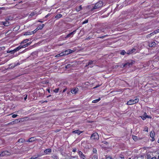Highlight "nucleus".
<instances>
[{
    "mask_svg": "<svg viewBox=\"0 0 159 159\" xmlns=\"http://www.w3.org/2000/svg\"><path fill=\"white\" fill-rule=\"evenodd\" d=\"M139 101V98L137 97H136L134 99H131L128 101L127 103V104L128 105H133L138 103Z\"/></svg>",
    "mask_w": 159,
    "mask_h": 159,
    "instance_id": "obj_1",
    "label": "nucleus"
},
{
    "mask_svg": "<svg viewBox=\"0 0 159 159\" xmlns=\"http://www.w3.org/2000/svg\"><path fill=\"white\" fill-rule=\"evenodd\" d=\"M103 3L102 1L96 3L94 6L92 8V10L98 9L102 7L103 5Z\"/></svg>",
    "mask_w": 159,
    "mask_h": 159,
    "instance_id": "obj_2",
    "label": "nucleus"
},
{
    "mask_svg": "<svg viewBox=\"0 0 159 159\" xmlns=\"http://www.w3.org/2000/svg\"><path fill=\"white\" fill-rule=\"evenodd\" d=\"M91 139L92 140H98L99 139V135L97 133H94L91 135Z\"/></svg>",
    "mask_w": 159,
    "mask_h": 159,
    "instance_id": "obj_3",
    "label": "nucleus"
},
{
    "mask_svg": "<svg viewBox=\"0 0 159 159\" xmlns=\"http://www.w3.org/2000/svg\"><path fill=\"white\" fill-rule=\"evenodd\" d=\"M74 52V51L71 50V49H68L66 50H65L64 51L62 52V53H63V56L69 54L70 53H71Z\"/></svg>",
    "mask_w": 159,
    "mask_h": 159,
    "instance_id": "obj_4",
    "label": "nucleus"
},
{
    "mask_svg": "<svg viewBox=\"0 0 159 159\" xmlns=\"http://www.w3.org/2000/svg\"><path fill=\"white\" fill-rule=\"evenodd\" d=\"M78 154L81 159H85L86 156L81 151L78 150Z\"/></svg>",
    "mask_w": 159,
    "mask_h": 159,
    "instance_id": "obj_5",
    "label": "nucleus"
},
{
    "mask_svg": "<svg viewBox=\"0 0 159 159\" xmlns=\"http://www.w3.org/2000/svg\"><path fill=\"white\" fill-rule=\"evenodd\" d=\"M76 30H74L69 34H68L66 37V38H71L72 37L73 35L75 33Z\"/></svg>",
    "mask_w": 159,
    "mask_h": 159,
    "instance_id": "obj_6",
    "label": "nucleus"
},
{
    "mask_svg": "<svg viewBox=\"0 0 159 159\" xmlns=\"http://www.w3.org/2000/svg\"><path fill=\"white\" fill-rule=\"evenodd\" d=\"M10 153L7 151H3L1 153H0V157L2 156H3L5 155H9Z\"/></svg>",
    "mask_w": 159,
    "mask_h": 159,
    "instance_id": "obj_7",
    "label": "nucleus"
},
{
    "mask_svg": "<svg viewBox=\"0 0 159 159\" xmlns=\"http://www.w3.org/2000/svg\"><path fill=\"white\" fill-rule=\"evenodd\" d=\"M150 135L151 138H152V141H153L154 140V138L155 135V134L154 131H151Z\"/></svg>",
    "mask_w": 159,
    "mask_h": 159,
    "instance_id": "obj_8",
    "label": "nucleus"
},
{
    "mask_svg": "<svg viewBox=\"0 0 159 159\" xmlns=\"http://www.w3.org/2000/svg\"><path fill=\"white\" fill-rule=\"evenodd\" d=\"M51 152H52V151H51V149H50V148H48V149L45 150L44 151V153L45 154H46V155L49 154L51 153Z\"/></svg>",
    "mask_w": 159,
    "mask_h": 159,
    "instance_id": "obj_9",
    "label": "nucleus"
},
{
    "mask_svg": "<svg viewBox=\"0 0 159 159\" xmlns=\"http://www.w3.org/2000/svg\"><path fill=\"white\" fill-rule=\"evenodd\" d=\"M78 90V88H75L72 89L71 90V93L73 94H75Z\"/></svg>",
    "mask_w": 159,
    "mask_h": 159,
    "instance_id": "obj_10",
    "label": "nucleus"
},
{
    "mask_svg": "<svg viewBox=\"0 0 159 159\" xmlns=\"http://www.w3.org/2000/svg\"><path fill=\"white\" fill-rule=\"evenodd\" d=\"M140 117H141L142 119L143 120H145L147 118H149L148 116L147 115V113L146 112L144 113L143 116H140Z\"/></svg>",
    "mask_w": 159,
    "mask_h": 159,
    "instance_id": "obj_11",
    "label": "nucleus"
},
{
    "mask_svg": "<svg viewBox=\"0 0 159 159\" xmlns=\"http://www.w3.org/2000/svg\"><path fill=\"white\" fill-rule=\"evenodd\" d=\"M135 51L136 50L135 49L133 48L130 50L128 51L127 53L128 54H131L134 53L135 52Z\"/></svg>",
    "mask_w": 159,
    "mask_h": 159,
    "instance_id": "obj_12",
    "label": "nucleus"
},
{
    "mask_svg": "<svg viewBox=\"0 0 159 159\" xmlns=\"http://www.w3.org/2000/svg\"><path fill=\"white\" fill-rule=\"evenodd\" d=\"M21 48H22L21 45H20L12 50V51L13 52V53H15V52L19 50Z\"/></svg>",
    "mask_w": 159,
    "mask_h": 159,
    "instance_id": "obj_13",
    "label": "nucleus"
},
{
    "mask_svg": "<svg viewBox=\"0 0 159 159\" xmlns=\"http://www.w3.org/2000/svg\"><path fill=\"white\" fill-rule=\"evenodd\" d=\"M132 62H127L124 64L123 65V67H127L129 66H130L132 65Z\"/></svg>",
    "mask_w": 159,
    "mask_h": 159,
    "instance_id": "obj_14",
    "label": "nucleus"
},
{
    "mask_svg": "<svg viewBox=\"0 0 159 159\" xmlns=\"http://www.w3.org/2000/svg\"><path fill=\"white\" fill-rule=\"evenodd\" d=\"M156 44L155 42H152L151 43H149L148 44V45L149 47H152L155 46Z\"/></svg>",
    "mask_w": 159,
    "mask_h": 159,
    "instance_id": "obj_15",
    "label": "nucleus"
},
{
    "mask_svg": "<svg viewBox=\"0 0 159 159\" xmlns=\"http://www.w3.org/2000/svg\"><path fill=\"white\" fill-rule=\"evenodd\" d=\"M35 138L34 137H31L29 139V140H27L26 142H32L33 141H34L35 140Z\"/></svg>",
    "mask_w": 159,
    "mask_h": 159,
    "instance_id": "obj_16",
    "label": "nucleus"
},
{
    "mask_svg": "<svg viewBox=\"0 0 159 159\" xmlns=\"http://www.w3.org/2000/svg\"><path fill=\"white\" fill-rule=\"evenodd\" d=\"M94 61H89L88 63V65L90 67H91L93 66V62Z\"/></svg>",
    "mask_w": 159,
    "mask_h": 159,
    "instance_id": "obj_17",
    "label": "nucleus"
},
{
    "mask_svg": "<svg viewBox=\"0 0 159 159\" xmlns=\"http://www.w3.org/2000/svg\"><path fill=\"white\" fill-rule=\"evenodd\" d=\"M82 132L80 131L79 130H76L72 132V133L78 134V135H79Z\"/></svg>",
    "mask_w": 159,
    "mask_h": 159,
    "instance_id": "obj_18",
    "label": "nucleus"
},
{
    "mask_svg": "<svg viewBox=\"0 0 159 159\" xmlns=\"http://www.w3.org/2000/svg\"><path fill=\"white\" fill-rule=\"evenodd\" d=\"M34 33V32H25L24 34V35H30L31 34H32Z\"/></svg>",
    "mask_w": 159,
    "mask_h": 159,
    "instance_id": "obj_19",
    "label": "nucleus"
},
{
    "mask_svg": "<svg viewBox=\"0 0 159 159\" xmlns=\"http://www.w3.org/2000/svg\"><path fill=\"white\" fill-rule=\"evenodd\" d=\"M29 41V39H25L23 40L20 43V44H22L24 43H26L27 42Z\"/></svg>",
    "mask_w": 159,
    "mask_h": 159,
    "instance_id": "obj_20",
    "label": "nucleus"
},
{
    "mask_svg": "<svg viewBox=\"0 0 159 159\" xmlns=\"http://www.w3.org/2000/svg\"><path fill=\"white\" fill-rule=\"evenodd\" d=\"M100 100H101L100 98H98V99H96L93 100L92 101V103H97V102H99Z\"/></svg>",
    "mask_w": 159,
    "mask_h": 159,
    "instance_id": "obj_21",
    "label": "nucleus"
},
{
    "mask_svg": "<svg viewBox=\"0 0 159 159\" xmlns=\"http://www.w3.org/2000/svg\"><path fill=\"white\" fill-rule=\"evenodd\" d=\"M44 26V24H42V25H39L38 27L39 30H41L43 27Z\"/></svg>",
    "mask_w": 159,
    "mask_h": 159,
    "instance_id": "obj_22",
    "label": "nucleus"
},
{
    "mask_svg": "<svg viewBox=\"0 0 159 159\" xmlns=\"http://www.w3.org/2000/svg\"><path fill=\"white\" fill-rule=\"evenodd\" d=\"M40 156L39 155H37L33 156V157H34V159H40L39 157Z\"/></svg>",
    "mask_w": 159,
    "mask_h": 159,
    "instance_id": "obj_23",
    "label": "nucleus"
},
{
    "mask_svg": "<svg viewBox=\"0 0 159 159\" xmlns=\"http://www.w3.org/2000/svg\"><path fill=\"white\" fill-rule=\"evenodd\" d=\"M63 56V53H62V52H61L60 53L57 55L55 56V57H61V56Z\"/></svg>",
    "mask_w": 159,
    "mask_h": 159,
    "instance_id": "obj_24",
    "label": "nucleus"
},
{
    "mask_svg": "<svg viewBox=\"0 0 159 159\" xmlns=\"http://www.w3.org/2000/svg\"><path fill=\"white\" fill-rule=\"evenodd\" d=\"M3 24L6 26H8L9 25V23L8 22H2Z\"/></svg>",
    "mask_w": 159,
    "mask_h": 159,
    "instance_id": "obj_25",
    "label": "nucleus"
},
{
    "mask_svg": "<svg viewBox=\"0 0 159 159\" xmlns=\"http://www.w3.org/2000/svg\"><path fill=\"white\" fill-rule=\"evenodd\" d=\"M70 159H79V158L78 156H74L70 157Z\"/></svg>",
    "mask_w": 159,
    "mask_h": 159,
    "instance_id": "obj_26",
    "label": "nucleus"
},
{
    "mask_svg": "<svg viewBox=\"0 0 159 159\" xmlns=\"http://www.w3.org/2000/svg\"><path fill=\"white\" fill-rule=\"evenodd\" d=\"M153 33H152L148 34L147 36L146 37L148 38H150L151 36H153Z\"/></svg>",
    "mask_w": 159,
    "mask_h": 159,
    "instance_id": "obj_27",
    "label": "nucleus"
},
{
    "mask_svg": "<svg viewBox=\"0 0 159 159\" xmlns=\"http://www.w3.org/2000/svg\"><path fill=\"white\" fill-rule=\"evenodd\" d=\"M62 15L61 14H57L56 15L55 17L59 19L62 17Z\"/></svg>",
    "mask_w": 159,
    "mask_h": 159,
    "instance_id": "obj_28",
    "label": "nucleus"
},
{
    "mask_svg": "<svg viewBox=\"0 0 159 159\" xmlns=\"http://www.w3.org/2000/svg\"><path fill=\"white\" fill-rule=\"evenodd\" d=\"M25 141V140L22 139H20L18 140V142L19 143H23Z\"/></svg>",
    "mask_w": 159,
    "mask_h": 159,
    "instance_id": "obj_29",
    "label": "nucleus"
},
{
    "mask_svg": "<svg viewBox=\"0 0 159 159\" xmlns=\"http://www.w3.org/2000/svg\"><path fill=\"white\" fill-rule=\"evenodd\" d=\"M81 6H80L78 7H77L76 8V10L77 11H79L81 9Z\"/></svg>",
    "mask_w": 159,
    "mask_h": 159,
    "instance_id": "obj_30",
    "label": "nucleus"
},
{
    "mask_svg": "<svg viewBox=\"0 0 159 159\" xmlns=\"http://www.w3.org/2000/svg\"><path fill=\"white\" fill-rule=\"evenodd\" d=\"M15 124H17L20 122V120L19 119H16L14 120Z\"/></svg>",
    "mask_w": 159,
    "mask_h": 159,
    "instance_id": "obj_31",
    "label": "nucleus"
},
{
    "mask_svg": "<svg viewBox=\"0 0 159 159\" xmlns=\"http://www.w3.org/2000/svg\"><path fill=\"white\" fill-rule=\"evenodd\" d=\"M132 138L134 140H136L137 139V137L136 136L133 135Z\"/></svg>",
    "mask_w": 159,
    "mask_h": 159,
    "instance_id": "obj_32",
    "label": "nucleus"
},
{
    "mask_svg": "<svg viewBox=\"0 0 159 159\" xmlns=\"http://www.w3.org/2000/svg\"><path fill=\"white\" fill-rule=\"evenodd\" d=\"M126 53V52L124 50H122L120 52V54L123 55H124Z\"/></svg>",
    "mask_w": 159,
    "mask_h": 159,
    "instance_id": "obj_33",
    "label": "nucleus"
},
{
    "mask_svg": "<svg viewBox=\"0 0 159 159\" xmlns=\"http://www.w3.org/2000/svg\"><path fill=\"white\" fill-rule=\"evenodd\" d=\"M52 157L54 159H58L57 156L56 155H53Z\"/></svg>",
    "mask_w": 159,
    "mask_h": 159,
    "instance_id": "obj_34",
    "label": "nucleus"
},
{
    "mask_svg": "<svg viewBox=\"0 0 159 159\" xmlns=\"http://www.w3.org/2000/svg\"><path fill=\"white\" fill-rule=\"evenodd\" d=\"M92 159H98V156L97 155H94L92 158Z\"/></svg>",
    "mask_w": 159,
    "mask_h": 159,
    "instance_id": "obj_35",
    "label": "nucleus"
},
{
    "mask_svg": "<svg viewBox=\"0 0 159 159\" xmlns=\"http://www.w3.org/2000/svg\"><path fill=\"white\" fill-rule=\"evenodd\" d=\"M71 65H70V64H68L66 66V68H69L70 67H71Z\"/></svg>",
    "mask_w": 159,
    "mask_h": 159,
    "instance_id": "obj_36",
    "label": "nucleus"
},
{
    "mask_svg": "<svg viewBox=\"0 0 159 159\" xmlns=\"http://www.w3.org/2000/svg\"><path fill=\"white\" fill-rule=\"evenodd\" d=\"M93 153H96L97 152V150L96 148H93Z\"/></svg>",
    "mask_w": 159,
    "mask_h": 159,
    "instance_id": "obj_37",
    "label": "nucleus"
},
{
    "mask_svg": "<svg viewBox=\"0 0 159 159\" xmlns=\"http://www.w3.org/2000/svg\"><path fill=\"white\" fill-rule=\"evenodd\" d=\"M27 46H28V45H27V43H26V44H25L24 45H21L22 48H25L26 47H27Z\"/></svg>",
    "mask_w": 159,
    "mask_h": 159,
    "instance_id": "obj_38",
    "label": "nucleus"
},
{
    "mask_svg": "<svg viewBox=\"0 0 159 159\" xmlns=\"http://www.w3.org/2000/svg\"><path fill=\"white\" fill-rule=\"evenodd\" d=\"M59 90V89H56L54 90V92L55 93H57Z\"/></svg>",
    "mask_w": 159,
    "mask_h": 159,
    "instance_id": "obj_39",
    "label": "nucleus"
},
{
    "mask_svg": "<svg viewBox=\"0 0 159 159\" xmlns=\"http://www.w3.org/2000/svg\"><path fill=\"white\" fill-rule=\"evenodd\" d=\"M88 20H85L84 21L83 23H82V24H86V23H87L88 22Z\"/></svg>",
    "mask_w": 159,
    "mask_h": 159,
    "instance_id": "obj_40",
    "label": "nucleus"
},
{
    "mask_svg": "<svg viewBox=\"0 0 159 159\" xmlns=\"http://www.w3.org/2000/svg\"><path fill=\"white\" fill-rule=\"evenodd\" d=\"M17 116H18V115H17L16 114H13L12 115V118H16V117Z\"/></svg>",
    "mask_w": 159,
    "mask_h": 159,
    "instance_id": "obj_41",
    "label": "nucleus"
},
{
    "mask_svg": "<svg viewBox=\"0 0 159 159\" xmlns=\"http://www.w3.org/2000/svg\"><path fill=\"white\" fill-rule=\"evenodd\" d=\"M39 30V29H38V27H37L34 31H33V32H34L35 33L36 31H37L38 30Z\"/></svg>",
    "mask_w": 159,
    "mask_h": 159,
    "instance_id": "obj_42",
    "label": "nucleus"
},
{
    "mask_svg": "<svg viewBox=\"0 0 159 159\" xmlns=\"http://www.w3.org/2000/svg\"><path fill=\"white\" fill-rule=\"evenodd\" d=\"M34 15H35V14H34V12H32L30 14V16H34Z\"/></svg>",
    "mask_w": 159,
    "mask_h": 159,
    "instance_id": "obj_43",
    "label": "nucleus"
},
{
    "mask_svg": "<svg viewBox=\"0 0 159 159\" xmlns=\"http://www.w3.org/2000/svg\"><path fill=\"white\" fill-rule=\"evenodd\" d=\"M152 33H153V35H154L155 34H156L158 33L157 31V30H156V31L152 32Z\"/></svg>",
    "mask_w": 159,
    "mask_h": 159,
    "instance_id": "obj_44",
    "label": "nucleus"
},
{
    "mask_svg": "<svg viewBox=\"0 0 159 159\" xmlns=\"http://www.w3.org/2000/svg\"><path fill=\"white\" fill-rule=\"evenodd\" d=\"M106 159H112V157L110 156H108L106 157Z\"/></svg>",
    "mask_w": 159,
    "mask_h": 159,
    "instance_id": "obj_45",
    "label": "nucleus"
},
{
    "mask_svg": "<svg viewBox=\"0 0 159 159\" xmlns=\"http://www.w3.org/2000/svg\"><path fill=\"white\" fill-rule=\"evenodd\" d=\"M10 124H11V125H13V124H15V121H14V120L13 121H11V122L10 123Z\"/></svg>",
    "mask_w": 159,
    "mask_h": 159,
    "instance_id": "obj_46",
    "label": "nucleus"
},
{
    "mask_svg": "<svg viewBox=\"0 0 159 159\" xmlns=\"http://www.w3.org/2000/svg\"><path fill=\"white\" fill-rule=\"evenodd\" d=\"M7 53H10V52H11L12 53H13V52L12 51H12H7Z\"/></svg>",
    "mask_w": 159,
    "mask_h": 159,
    "instance_id": "obj_47",
    "label": "nucleus"
},
{
    "mask_svg": "<svg viewBox=\"0 0 159 159\" xmlns=\"http://www.w3.org/2000/svg\"><path fill=\"white\" fill-rule=\"evenodd\" d=\"M77 150V149L76 148H74V149H73V150H72V151L74 152H75Z\"/></svg>",
    "mask_w": 159,
    "mask_h": 159,
    "instance_id": "obj_48",
    "label": "nucleus"
},
{
    "mask_svg": "<svg viewBox=\"0 0 159 159\" xmlns=\"http://www.w3.org/2000/svg\"><path fill=\"white\" fill-rule=\"evenodd\" d=\"M101 85H97L95 87H94V88L95 89V88H97L99 87Z\"/></svg>",
    "mask_w": 159,
    "mask_h": 159,
    "instance_id": "obj_49",
    "label": "nucleus"
},
{
    "mask_svg": "<svg viewBox=\"0 0 159 159\" xmlns=\"http://www.w3.org/2000/svg\"><path fill=\"white\" fill-rule=\"evenodd\" d=\"M144 131H146L147 132H148V128H146V130H145V129H144Z\"/></svg>",
    "mask_w": 159,
    "mask_h": 159,
    "instance_id": "obj_50",
    "label": "nucleus"
},
{
    "mask_svg": "<svg viewBox=\"0 0 159 159\" xmlns=\"http://www.w3.org/2000/svg\"><path fill=\"white\" fill-rule=\"evenodd\" d=\"M151 159H157V158L155 157H152Z\"/></svg>",
    "mask_w": 159,
    "mask_h": 159,
    "instance_id": "obj_51",
    "label": "nucleus"
},
{
    "mask_svg": "<svg viewBox=\"0 0 159 159\" xmlns=\"http://www.w3.org/2000/svg\"><path fill=\"white\" fill-rule=\"evenodd\" d=\"M31 42H29V43H27V45L28 46L30 45L31 43Z\"/></svg>",
    "mask_w": 159,
    "mask_h": 159,
    "instance_id": "obj_52",
    "label": "nucleus"
},
{
    "mask_svg": "<svg viewBox=\"0 0 159 159\" xmlns=\"http://www.w3.org/2000/svg\"><path fill=\"white\" fill-rule=\"evenodd\" d=\"M38 22H41V23H43V21H41V20H39Z\"/></svg>",
    "mask_w": 159,
    "mask_h": 159,
    "instance_id": "obj_53",
    "label": "nucleus"
},
{
    "mask_svg": "<svg viewBox=\"0 0 159 159\" xmlns=\"http://www.w3.org/2000/svg\"><path fill=\"white\" fill-rule=\"evenodd\" d=\"M27 96H26L25 97V98H24V99H25V100L26 99V98H27Z\"/></svg>",
    "mask_w": 159,
    "mask_h": 159,
    "instance_id": "obj_54",
    "label": "nucleus"
},
{
    "mask_svg": "<svg viewBox=\"0 0 159 159\" xmlns=\"http://www.w3.org/2000/svg\"><path fill=\"white\" fill-rule=\"evenodd\" d=\"M66 89H65L63 90V92H65L66 91Z\"/></svg>",
    "mask_w": 159,
    "mask_h": 159,
    "instance_id": "obj_55",
    "label": "nucleus"
},
{
    "mask_svg": "<svg viewBox=\"0 0 159 159\" xmlns=\"http://www.w3.org/2000/svg\"><path fill=\"white\" fill-rule=\"evenodd\" d=\"M120 158H121L122 159H124V157H120Z\"/></svg>",
    "mask_w": 159,
    "mask_h": 159,
    "instance_id": "obj_56",
    "label": "nucleus"
},
{
    "mask_svg": "<svg viewBox=\"0 0 159 159\" xmlns=\"http://www.w3.org/2000/svg\"><path fill=\"white\" fill-rule=\"evenodd\" d=\"M107 143V142H105V141H104V143H106V144Z\"/></svg>",
    "mask_w": 159,
    "mask_h": 159,
    "instance_id": "obj_57",
    "label": "nucleus"
},
{
    "mask_svg": "<svg viewBox=\"0 0 159 159\" xmlns=\"http://www.w3.org/2000/svg\"><path fill=\"white\" fill-rule=\"evenodd\" d=\"M48 16V15H47L46 16H45V18H47V17Z\"/></svg>",
    "mask_w": 159,
    "mask_h": 159,
    "instance_id": "obj_58",
    "label": "nucleus"
},
{
    "mask_svg": "<svg viewBox=\"0 0 159 159\" xmlns=\"http://www.w3.org/2000/svg\"><path fill=\"white\" fill-rule=\"evenodd\" d=\"M157 31L158 33H159V29L157 30Z\"/></svg>",
    "mask_w": 159,
    "mask_h": 159,
    "instance_id": "obj_59",
    "label": "nucleus"
},
{
    "mask_svg": "<svg viewBox=\"0 0 159 159\" xmlns=\"http://www.w3.org/2000/svg\"><path fill=\"white\" fill-rule=\"evenodd\" d=\"M48 92L49 93H50V90L49 89H48Z\"/></svg>",
    "mask_w": 159,
    "mask_h": 159,
    "instance_id": "obj_60",
    "label": "nucleus"
},
{
    "mask_svg": "<svg viewBox=\"0 0 159 159\" xmlns=\"http://www.w3.org/2000/svg\"><path fill=\"white\" fill-rule=\"evenodd\" d=\"M157 142L159 143V139H158L157 141Z\"/></svg>",
    "mask_w": 159,
    "mask_h": 159,
    "instance_id": "obj_61",
    "label": "nucleus"
},
{
    "mask_svg": "<svg viewBox=\"0 0 159 159\" xmlns=\"http://www.w3.org/2000/svg\"><path fill=\"white\" fill-rule=\"evenodd\" d=\"M128 159H131V158H129Z\"/></svg>",
    "mask_w": 159,
    "mask_h": 159,
    "instance_id": "obj_62",
    "label": "nucleus"
},
{
    "mask_svg": "<svg viewBox=\"0 0 159 159\" xmlns=\"http://www.w3.org/2000/svg\"><path fill=\"white\" fill-rule=\"evenodd\" d=\"M158 59H159V57H158Z\"/></svg>",
    "mask_w": 159,
    "mask_h": 159,
    "instance_id": "obj_63",
    "label": "nucleus"
}]
</instances>
